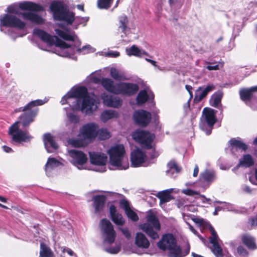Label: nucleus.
Masks as SVG:
<instances>
[{
    "mask_svg": "<svg viewBox=\"0 0 257 257\" xmlns=\"http://www.w3.org/2000/svg\"><path fill=\"white\" fill-rule=\"evenodd\" d=\"M40 257H54L50 248L44 243L40 244Z\"/></svg>",
    "mask_w": 257,
    "mask_h": 257,
    "instance_id": "nucleus-35",
    "label": "nucleus"
},
{
    "mask_svg": "<svg viewBox=\"0 0 257 257\" xmlns=\"http://www.w3.org/2000/svg\"><path fill=\"white\" fill-rule=\"evenodd\" d=\"M110 216L111 220L116 225L122 226L125 220L121 214L117 212L116 207L113 204L110 205L109 208Z\"/></svg>",
    "mask_w": 257,
    "mask_h": 257,
    "instance_id": "nucleus-20",
    "label": "nucleus"
},
{
    "mask_svg": "<svg viewBox=\"0 0 257 257\" xmlns=\"http://www.w3.org/2000/svg\"><path fill=\"white\" fill-rule=\"evenodd\" d=\"M94 105V99L91 98L89 95L82 100L81 104V110L85 111L86 114H90L93 111V106Z\"/></svg>",
    "mask_w": 257,
    "mask_h": 257,
    "instance_id": "nucleus-27",
    "label": "nucleus"
},
{
    "mask_svg": "<svg viewBox=\"0 0 257 257\" xmlns=\"http://www.w3.org/2000/svg\"><path fill=\"white\" fill-rule=\"evenodd\" d=\"M116 94L131 96L136 94L139 90L137 84L130 82H120L117 83Z\"/></svg>",
    "mask_w": 257,
    "mask_h": 257,
    "instance_id": "nucleus-12",
    "label": "nucleus"
},
{
    "mask_svg": "<svg viewBox=\"0 0 257 257\" xmlns=\"http://www.w3.org/2000/svg\"><path fill=\"white\" fill-rule=\"evenodd\" d=\"M90 163L93 165L103 166L106 164L107 157L103 154L95 152L89 153Z\"/></svg>",
    "mask_w": 257,
    "mask_h": 257,
    "instance_id": "nucleus-17",
    "label": "nucleus"
},
{
    "mask_svg": "<svg viewBox=\"0 0 257 257\" xmlns=\"http://www.w3.org/2000/svg\"><path fill=\"white\" fill-rule=\"evenodd\" d=\"M146 153L140 148H136L131 153L130 161L133 167H141L146 162Z\"/></svg>",
    "mask_w": 257,
    "mask_h": 257,
    "instance_id": "nucleus-13",
    "label": "nucleus"
},
{
    "mask_svg": "<svg viewBox=\"0 0 257 257\" xmlns=\"http://www.w3.org/2000/svg\"><path fill=\"white\" fill-rule=\"evenodd\" d=\"M118 30L121 32L125 34L126 30L127 29L128 20L125 15H122L119 17Z\"/></svg>",
    "mask_w": 257,
    "mask_h": 257,
    "instance_id": "nucleus-37",
    "label": "nucleus"
},
{
    "mask_svg": "<svg viewBox=\"0 0 257 257\" xmlns=\"http://www.w3.org/2000/svg\"><path fill=\"white\" fill-rule=\"evenodd\" d=\"M97 137L100 140H105L110 138L111 135L106 128L97 129Z\"/></svg>",
    "mask_w": 257,
    "mask_h": 257,
    "instance_id": "nucleus-42",
    "label": "nucleus"
},
{
    "mask_svg": "<svg viewBox=\"0 0 257 257\" xmlns=\"http://www.w3.org/2000/svg\"><path fill=\"white\" fill-rule=\"evenodd\" d=\"M120 250L119 246H116L114 247H109L106 249V251L112 254H116L118 253Z\"/></svg>",
    "mask_w": 257,
    "mask_h": 257,
    "instance_id": "nucleus-55",
    "label": "nucleus"
},
{
    "mask_svg": "<svg viewBox=\"0 0 257 257\" xmlns=\"http://www.w3.org/2000/svg\"><path fill=\"white\" fill-rule=\"evenodd\" d=\"M110 75L116 80L120 81L122 79V75H121L118 70L115 68H112L110 70Z\"/></svg>",
    "mask_w": 257,
    "mask_h": 257,
    "instance_id": "nucleus-48",
    "label": "nucleus"
},
{
    "mask_svg": "<svg viewBox=\"0 0 257 257\" xmlns=\"http://www.w3.org/2000/svg\"><path fill=\"white\" fill-rule=\"evenodd\" d=\"M181 0H168V3L171 7L175 6L180 4Z\"/></svg>",
    "mask_w": 257,
    "mask_h": 257,
    "instance_id": "nucleus-60",
    "label": "nucleus"
},
{
    "mask_svg": "<svg viewBox=\"0 0 257 257\" xmlns=\"http://www.w3.org/2000/svg\"><path fill=\"white\" fill-rule=\"evenodd\" d=\"M126 52L127 55L135 56L137 57H141L142 55L149 56V54L145 51H141V50L137 47L136 45H134L130 48L126 49Z\"/></svg>",
    "mask_w": 257,
    "mask_h": 257,
    "instance_id": "nucleus-31",
    "label": "nucleus"
},
{
    "mask_svg": "<svg viewBox=\"0 0 257 257\" xmlns=\"http://www.w3.org/2000/svg\"><path fill=\"white\" fill-rule=\"evenodd\" d=\"M135 243L141 248H148L150 243L146 236L142 232H137L135 237Z\"/></svg>",
    "mask_w": 257,
    "mask_h": 257,
    "instance_id": "nucleus-25",
    "label": "nucleus"
},
{
    "mask_svg": "<svg viewBox=\"0 0 257 257\" xmlns=\"http://www.w3.org/2000/svg\"><path fill=\"white\" fill-rule=\"evenodd\" d=\"M34 34L38 37L41 40L47 43L50 46L55 45L56 47L61 48L63 41L59 39L57 36H52L44 30L40 29H35Z\"/></svg>",
    "mask_w": 257,
    "mask_h": 257,
    "instance_id": "nucleus-10",
    "label": "nucleus"
},
{
    "mask_svg": "<svg viewBox=\"0 0 257 257\" xmlns=\"http://www.w3.org/2000/svg\"><path fill=\"white\" fill-rule=\"evenodd\" d=\"M45 101L37 99L29 102L24 107L16 110V112H23L19 117V121L14 123L9 129L8 134L11 137V142L20 144L22 142H30L33 137L27 132L19 128L18 124L21 123L23 127H29L34 121L39 112L38 106L43 105Z\"/></svg>",
    "mask_w": 257,
    "mask_h": 257,
    "instance_id": "nucleus-1",
    "label": "nucleus"
},
{
    "mask_svg": "<svg viewBox=\"0 0 257 257\" xmlns=\"http://www.w3.org/2000/svg\"><path fill=\"white\" fill-rule=\"evenodd\" d=\"M249 221L250 222L251 226L257 225V216L250 217L249 219Z\"/></svg>",
    "mask_w": 257,
    "mask_h": 257,
    "instance_id": "nucleus-61",
    "label": "nucleus"
},
{
    "mask_svg": "<svg viewBox=\"0 0 257 257\" xmlns=\"http://www.w3.org/2000/svg\"><path fill=\"white\" fill-rule=\"evenodd\" d=\"M193 221L197 224H199V225H202L203 222V219L202 218H195L193 219Z\"/></svg>",
    "mask_w": 257,
    "mask_h": 257,
    "instance_id": "nucleus-62",
    "label": "nucleus"
},
{
    "mask_svg": "<svg viewBox=\"0 0 257 257\" xmlns=\"http://www.w3.org/2000/svg\"><path fill=\"white\" fill-rule=\"evenodd\" d=\"M216 111L212 108L205 107L202 111V117L199 123V127L207 135L211 133L214 124L217 121Z\"/></svg>",
    "mask_w": 257,
    "mask_h": 257,
    "instance_id": "nucleus-6",
    "label": "nucleus"
},
{
    "mask_svg": "<svg viewBox=\"0 0 257 257\" xmlns=\"http://www.w3.org/2000/svg\"><path fill=\"white\" fill-rule=\"evenodd\" d=\"M60 164V162L54 158H49L47 162L45 165V171L46 172L50 171L48 170L49 168L53 169L58 167Z\"/></svg>",
    "mask_w": 257,
    "mask_h": 257,
    "instance_id": "nucleus-41",
    "label": "nucleus"
},
{
    "mask_svg": "<svg viewBox=\"0 0 257 257\" xmlns=\"http://www.w3.org/2000/svg\"><path fill=\"white\" fill-rule=\"evenodd\" d=\"M147 222L140 225V228L149 237L155 240L159 237L157 231L161 229V225L156 215L150 212L147 216Z\"/></svg>",
    "mask_w": 257,
    "mask_h": 257,
    "instance_id": "nucleus-5",
    "label": "nucleus"
},
{
    "mask_svg": "<svg viewBox=\"0 0 257 257\" xmlns=\"http://www.w3.org/2000/svg\"><path fill=\"white\" fill-rule=\"evenodd\" d=\"M81 45V42L79 41V40H77V41H76L75 42V46L77 48H78L77 50V52H79V53H81L82 52H83V51H84L86 49H91V47L89 46V45H88V46H83L82 48H79V47H80Z\"/></svg>",
    "mask_w": 257,
    "mask_h": 257,
    "instance_id": "nucleus-52",
    "label": "nucleus"
},
{
    "mask_svg": "<svg viewBox=\"0 0 257 257\" xmlns=\"http://www.w3.org/2000/svg\"><path fill=\"white\" fill-rule=\"evenodd\" d=\"M237 251L239 255L243 257H247L248 255V251L242 246L239 245L237 247Z\"/></svg>",
    "mask_w": 257,
    "mask_h": 257,
    "instance_id": "nucleus-51",
    "label": "nucleus"
},
{
    "mask_svg": "<svg viewBox=\"0 0 257 257\" xmlns=\"http://www.w3.org/2000/svg\"><path fill=\"white\" fill-rule=\"evenodd\" d=\"M242 243L249 250L257 249L255 238L249 233H244L241 236Z\"/></svg>",
    "mask_w": 257,
    "mask_h": 257,
    "instance_id": "nucleus-23",
    "label": "nucleus"
},
{
    "mask_svg": "<svg viewBox=\"0 0 257 257\" xmlns=\"http://www.w3.org/2000/svg\"><path fill=\"white\" fill-rule=\"evenodd\" d=\"M113 0H97V7L100 9L107 10L110 8Z\"/></svg>",
    "mask_w": 257,
    "mask_h": 257,
    "instance_id": "nucleus-44",
    "label": "nucleus"
},
{
    "mask_svg": "<svg viewBox=\"0 0 257 257\" xmlns=\"http://www.w3.org/2000/svg\"><path fill=\"white\" fill-rule=\"evenodd\" d=\"M215 178V174L212 171L208 170H205L200 175V179L201 181L207 183H211Z\"/></svg>",
    "mask_w": 257,
    "mask_h": 257,
    "instance_id": "nucleus-33",
    "label": "nucleus"
},
{
    "mask_svg": "<svg viewBox=\"0 0 257 257\" xmlns=\"http://www.w3.org/2000/svg\"><path fill=\"white\" fill-rule=\"evenodd\" d=\"M149 99V95L146 90H141L136 98V101L139 105L145 103Z\"/></svg>",
    "mask_w": 257,
    "mask_h": 257,
    "instance_id": "nucleus-38",
    "label": "nucleus"
},
{
    "mask_svg": "<svg viewBox=\"0 0 257 257\" xmlns=\"http://www.w3.org/2000/svg\"><path fill=\"white\" fill-rule=\"evenodd\" d=\"M44 142L46 148L48 144H49L50 146L54 150H56L58 148L57 143L54 140L53 137L51 135L50 133H47L44 135Z\"/></svg>",
    "mask_w": 257,
    "mask_h": 257,
    "instance_id": "nucleus-36",
    "label": "nucleus"
},
{
    "mask_svg": "<svg viewBox=\"0 0 257 257\" xmlns=\"http://www.w3.org/2000/svg\"><path fill=\"white\" fill-rule=\"evenodd\" d=\"M134 140L141 147L142 149L147 150L153 151L151 158L152 159L157 157L155 156L156 144L155 142L156 135L148 130L137 129L132 134Z\"/></svg>",
    "mask_w": 257,
    "mask_h": 257,
    "instance_id": "nucleus-3",
    "label": "nucleus"
},
{
    "mask_svg": "<svg viewBox=\"0 0 257 257\" xmlns=\"http://www.w3.org/2000/svg\"><path fill=\"white\" fill-rule=\"evenodd\" d=\"M127 217L133 221H137L139 220V217L137 214L131 208L125 212Z\"/></svg>",
    "mask_w": 257,
    "mask_h": 257,
    "instance_id": "nucleus-47",
    "label": "nucleus"
},
{
    "mask_svg": "<svg viewBox=\"0 0 257 257\" xmlns=\"http://www.w3.org/2000/svg\"><path fill=\"white\" fill-rule=\"evenodd\" d=\"M168 166L170 169H174L177 173L179 172L181 170V168L178 167L177 163L175 161L170 162L168 164Z\"/></svg>",
    "mask_w": 257,
    "mask_h": 257,
    "instance_id": "nucleus-53",
    "label": "nucleus"
},
{
    "mask_svg": "<svg viewBox=\"0 0 257 257\" xmlns=\"http://www.w3.org/2000/svg\"><path fill=\"white\" fill-rule=\"evenodd\" d=\"M182 192L187 195L193 196L196 194L195 192L191 189H186L183 190Z\"/></svg>",
    "mask_w": 257,
    "mask_h": 257,
    "instance_id": "nucleus-59",
    "label": "nucleus"
},
{
    "mask_svg": "<svg viewBox=\"0 0 257 257\" xmlns=\"http://www.w3.org/2000/svg\"><path fill=\"white\" fill-rule=\"evenodd\" d=\"M118 117V114L116 111L112 110H106L101 113L100 119L103 122H105L110 119L117 118Z\"/></svg>",
    "mask_w": 257,
    "mask_h": 257,
    "instance_id": "nucleus-34",
    "label": "nucleus"
},
{
    "mask_svg": "<svg viewBox=\"0 0 257 257\" xmlns=\"http://www.w3.org/2000/svg\"><path fill=\"white\" fill-rule=\"evenodd\" d=\"M133 119L137 125L145 127L150 123L152 115L151 112L146 110L139 109L134 113Z\"/></svg>",
    "mask_w": 257,
    "mask_h": 257,
    "instance_id": "nucleus-11",
    "label": "nucleus"
},
{
    "mask_svg": "<svg viewBox=\"0 0 257 257\" xmlns=\"http://www.w3.org/2000/svg\"><path fill=\"white\" fill-rule=\"evenodd\" d=\"M209 230H210L211 234V236L210 237V238H209L210 242L211 243H212V244L218 243V237L217 234L216 232L215 231L214 228L211 225H210V227H209Z\"/></svg>",
    "mask_w": 257,
    "mask_h": 257,
    "instance_id": "nucleus-46",
    "label": "nucleus"
},
{
    "mask_svg": "<svg viewBox=\"0 0 257 257\" xmlns=\"http://www.w3.org/2000/svg\"><path fill=\"white\" fill-rule=\"evenodd\" d=\"M190 247L189 245H187L182 251L181 249V257H184L189 254L190 252Z\"/></svg>",
    "mask_w": 257,
    "mask_h": 257,
    "instance_id": "nucleus-57",
    "label": "nucleus"
},
{
    "mask_svg": "<svg viewBox=\"0 0 257 257\" xmlns=\"http://www.w3.org/2000/svg\"><path fill=\"white\" fill-rule=\"evenodd\" d=\"M1 25L5 27L16 28L23 30L26 26V23L16 16L9 14L0 16Z\"/></svg>",
    "mask_w": 257,
    "mask_h": 257,
    "instance_id": "nucleus-8",
    "label": "nucleus"
},
{
    "mask_svg": "<svg viewBox=\"0 0 257 257\" xmlns=\"http://www.w3.org/2000/svg\"><path fill=\"white\" fill-rule=\"evenodd\" d=\"M254 164L253 159L250 154L244 155L242 159L239 160L238 166L248 168L252 166Z\"/></svg>",
    "mask_w": 257,
    "mask_h": 257,
    "instance_id": "nucleus-32",
    "label": "nucleus"
},
{
    "mask_svg": "<svg viewBox=\"0 0 257 257\" xmlns=\"http://www.w3.org/2000/svg\"><path fill=\"white\" fill-rule=\"evenodd\" d=\"M68 117L69 121L72 123H77L79 121V117L73 113H69L68 114Z\"/></svg>",
    "mask_w": 257,
    "mask_h": 257,
    "instance_id": "nucleus-50",
    "label": "nucleus"
},
{
    "mask_svg": "<svg viewBox=\"0 0 257 257\" xmlns=\"http://www.w3.org/2000/svg\"><path fill=\"white\" fill-rule=\"evenodd\" d=\"M222 96L223 94L222 92H219L214 93L211 98L212 100V103L211 105L214 107H217L221 102Z\"/></svg>",
    "mask_w": 257,
    "mask_h": 257,
    "instance_id": "nucleus-40",
    "label": "nucleus"
},
{
    "mask_svg": "<svg viewBox=\"0 0 257 257\" xmlns=\"http://www.w3.org/2000/svg\"><path fill=\"white\" fill-rule=\"evenodd\" d=\"M215 89V86L213 84H209L202 91V92L198 94L196 93L194 98V102L195 103H198L200 102L203 98L206 97L207 94L211 91L214 90ZM202 90V87H199L196 90V92Z\"/></svg>",
    "mask_w": 257,
    "mask_h": 257,
    "instance_id": "nucleus-22",
    "label": "nucleus"
},
{
    "mask_svg": "<svg viewBox=\"0 0 257 257\" xmlns=\"http://www.w3.org/2000/svg\"><path fill=\"white\" fill-rule=\"evenodd\" d=\"M185 87V89L187 90V91L188 92V93L189 94V95H190L189 100V101L187 102V103L188 104V106L190 107L189 101L193 97V92L192 91V90L193 88H192V87L191 85H186Z\"/></svg>",
    "mask_w": 257,
    "mask_h": 257,
    "instance_id": "nucleus-54",
    "label": "nucleus"
},
{
    "mask_svg": "<svg viewBox=\"0 0 257 257\" xmlns=\"http://www.w3.org/2000/svg\"><path fill=\"white\" fill-rule=\"evenodd\" d=\"M106 199V196L104 195H96L93 196V206L95 213L99 212L103 210Z\"/></svg>",
    "mask_w": 257,
    "mask_h": 257,
    "instance_id": "nucleus-21",
    "label": "nucleus"
},
{
    "mask_svg": "<svg viewBox=\"0 0 257 257\" xmlns=\"http://www.w3.org/2000/svg\"><path fill=\"white\" fill-rule=\"evenodd\" d=\"M120 230L121 231L122 234L125 236V237L126 238L130 239L131 238V233L127 228H120Z\"/></svg>",
    "mask_w": 257,
    "mask_h": 257,
    "instance_id": "nucleus-58",
    "label": "nucleus"
},
{
    "mask_svg": "<svg viewBox=\"0 0 257 257\" xmlns=\"http://www.w3.org/2000/svg\"><path fill=\"white\" fill-rule=\"evenodd\" d=\"M63 252H67L70 256L73 255L74 252L72 250L69 248H64L63 250Z\"/></svg>",
    "mask_w": 257,
    "mask_h": 257,
    "instance_id": "nucleus-63",
    "label": "nucleus"
},
{
    "mask_svg": "<svg viewBox=\"0 0 257 257\" xmlns=\"http://www.w3.org/2000/svg\"><path fill=\"white\" fill-rule=\"evenodd\" d=\"M209 65L206 66L208 70H217L219 69V65L214 63H208Z\"/></svg>",
    "mask_w": 257,
    "mask_h": 257,
    "instance_id": "nucleus-56",
    "label": "nucleus"
},
{
    "mask_svg": "<svg viewBox=\"0 0 257 257\" xmlns=\"http://www.w3.org/2000/svg\"><path fill=\"white\" fill-rule=\"evenodd\" d=\"M254 92H257V85L249 88H242L239 92L240 98L246 104H247L251 100Z\"/></svg>",
    "mask_w": 257,
    "mask_h": 257,
    "instance_id": "nucleus-16",
    "label": "nucleus"
},
{
    "mask_svg": "<svg viewBox=\"0 0 257 257\" xmlns=\"http://www.w3.org/2000/svg\"><path fill=\"white\" fill-rule=\"evenodd\" d=\"M55 20L63 21L71 25L75 20V13L70 12L67 7L61 1H53L50 5Z\"/></svg>",
    "mask_w": 257,
    "mask_h": 257,
    "instance_id": "nucleus-4",
    "label": "nucleus"
},
{
    "mask_svg": "<svg viewBox=\"0 0 257 257\" xmlns=\"http://www.w3.org/2000/svg\"><path fill=\"white\" fill-rule=\"evenodd\" d=\"M212 251L217 257H222L223 256L222 249L219 244V243L213 244Z\"/></svg>",
    "mask_w": 257,
    "mask_h": 257,
    "instance_id": "nucleus-45",
    "label": "nucleus"
},
{
    "mask_svg": "<svg viewBox=\"0 0 257 257\" xmlns=\"http://www.w3.org/2000/svg\"><path fill=\"white\" fill-rule=\"evenodd\" d=\"M19 8L28 12H19L14 8H8V12L22 16L23 19L29 21L32 23L40 25L44 23V19L36 12H41L45 11L44 8L39 4L30 1H24L18 4Z\"/></svg>",
    "mask_w": 257,
    "mask_h": 257,
    "instance_id": "nucleus-2",
    "label": "nucleus"
},
{
    "mask_svg": "<svg viewBox=\"0 0 257 257\" xmlns=\"http://www.w3.org/2000/svg\"><path fill=\"white\" fill-rule=\"evenodd\" d=\"M228 143V147L230 148L231 151L235 150L237 151L241 150L245 151L247 149V146L245 143L235 138L231 139Z\"/></svg>",
    "mask_w": 257,
    "mask_h": 257,
    "instance_id": "nucleus-29",
    "label": "nucleus"
},
{
    "mask_svg": "<svg viewBox=\"0 0 257 257\" xmlns=\"http://www.w3.org/2000/svg\"><path fill=\"white\" fill-rule=\"evenodd\" d=\"M110 216L111 220L116 225L122 226L125 220L121 214L117 212L116 207L113 204L110 205L109 208Z\"/></svg>",
    "mask_w": 257,
    "mask_h": 257,
    "instance_id": "nucleus-19",
    "label": "nucleus"
},
{
    "mask_svg": "<svg viewBox=\"0 0 257 257\" xmlns=\"http://www.w3.org/2000/svg\"><path fill=\"white\" fill-rule=\"evenodd\" d=\"M103 103L108 107L119 108L121 106L122 101L117 97L106 96L103 98Z\"/></svg>",
    "mask_w": 257,
    "mask_h": 257,
    "instance_id": "nucleus-28",
    "label": "nucleus"
},
{
    "mask_svg": "<svg viewBox=\"0 0 257 257\" xmlns=\"http://www.w3.org/2000/svg\"><path fill=\"white\" fill-rule=\"evenodd\" d=\"M55 32L59 36L66 41H75V38L73 36L62 30L56 29Z\"/></svg>",
    "mask_w": 257,
    "mask_h": 257,
    "instance_id": "nucleus-43",
    "label": "nucleus"
},
{
    "mask_svg": "<svg viewBox=\"0 0 257 257\" xmlns=\"http://www.w3.org/2000/svg\"><path fill=\"white\" fill-rule=\"evenodd\" d=\"M170 257H181V247L177 245V243L173 245L172 248L168 249Z\"/></svg>",
    "mask_w": 257,
    "mask_h": 257,
    "instance_id": "nucleus-39",
    "label": "nucleus"
},
{
    "mask_svg": "<svg viewBox=\"0 0 257 257\" xmlns=\"http://www.w3.org/2000/svg\"><path fill=\"white\" fill-rule=\"evenodd\" d=\"M103 235H105L104 241L108 244L113 243L116 238V232L110 221L106 218L102 219L99 224Z\"/></svg>",
    "mask_w": 257,
    "mask_h": 257,
    "instance_id": "nucleus-9",
    "label": "nucleus"
},
{
    "mask_svg": "<svg viewBox=\"0 0 257 257\" xmlns=\"http://www.w3.org/2000/svg\"><path fill=\"white\" fill-rule=\"evenodd\" d=\"M3 150L6 153H10L13 152V150L11 148L8 147L7 146H3Z\"/></svg>",
    "mask_w": 257,
    "mask_h": 257,
    "instance_id": "nucleus-64",
    "label": "nucleus"
},
{
    "mask_svg": "<svg viewBox=\"0 0 257 257\" xmlns=\"http://www.w3.org/2000/svg\"><path fill=\"white\" fill-rule=\"evenodd\" d=\"M101 84L108 92L116 94L117 83L114 84L113 81L111 79L102 78L101 80Z\"/></svg>",
    "mask_w": 257,
    "mask_h": 257,
    "instance_id": "nucleus-26",
    "label": "nucleus"
},
{
    "mask_svg": "<svg viewBox=\"0 0 257 257\" xmlns=\"http://www.w3.org/2000/svg\"><path fill=\"white\" fill-rule=\"evenodd\" d=\"M119 203L120 207L123 209L124 212L131 208L129 202L125 199H120Z\"/></svg>",
    "mask_w": 257,
    "mask_h": 257,
    "instance_id": "nucleus-49",
    "label": "nucleus"
},
{
    "mask_svg": "<svg viewBox=\"0 0 257 257\" xmlns=\"http://www.w3.org/2000/svg\"><path fill=\"white\" fill-rule=\"evenodd\" d=\"M88 95L87 89L85 86L76 88L70 94L67 95L68 98H76L84 99Z\"/></svg>",
    "mask_w": 257,
    "mask_h": 257,
    "instance_id": "nucleus-24",
    "label": "nucleus"
},
{
    "mask_svg": "<svg viewBox=\"0 0 257 257\" xmlns=\"http://www.w3.org/2000/svg\"><path fill=\"white\" fill-rule=\"evenodd\" d=\"M98 125L94 122L87 123L82 127L80 133L85 139H92L97 137Z\"/></svg>",
    "mask_w": 257,
    "mask_h": 257,
    "instance_id": "nucleus-14",
    "label": "nucleus"
},
{
    "mask_svg": "<svg viewBox=\"0 0 257 257\" xmlns=\"http://www.w3.org/2000/svg\"><path fill=\"white\" fill-rule=\"evenodd\" d=\"M177 243L174 236L171 233L165 234L162 236L161 239L158 242V247L163 250H166L172 248L173 245Z\"/></svg>",
    "mask_w": 257,
    "mask_h": 257,
    "instance_id": "nucleus-15",
    "label": "nucleus"
},
{
    "mask_svg": "<svg viewBox=\"0 0 257 257\" xmlns=\"http://www.w3.org/2000/svg\"><path fill=\"white\" fill-rule=\"evenodd\" d=\"M172 189H167L159 192L156 196L160 199V204H163L170 201L174 198L171 195Z\"/></svg>",
    "mask_w": 257,
    "mask_h": 257,
    "instance_id": "nucleus-30",
    "label": "nucleus"
},
{
    "mask_svg": "<svg viewBox=\"0 0 257 257\" xmlns=\"http://www.w3.org/2000/svg\"><path fill=\"white\" fill-rule=\"evenodd\" d=\"M71 157L73 158V164L78 165H84L87 161V157L83 152L75 150H72L69 151Z\"/></svg>",
    "mask_w": 257,
    "mask_h": 257,
    "instance_id": "nucleus-18",
    "label": "nucleus"
},
{
    "mask_svg": "<svg viewBox=\"0 0 257 257\" xmlns=\"http://www.w3.org/2000/svg\"><path fill=\"white\" fill-rule=\"evenodd\" d=\"M125 153L124 148L122 145H117L111 148L108 151L110 164L119 170L127 168L128 165L126 167L122 166V161Z\"/></svg>",
    "mask_w": 257,
    "mask_h": 257,
    "instance_id": "nucleus-7",
    "label": "nucleus"
}]
</instances>
